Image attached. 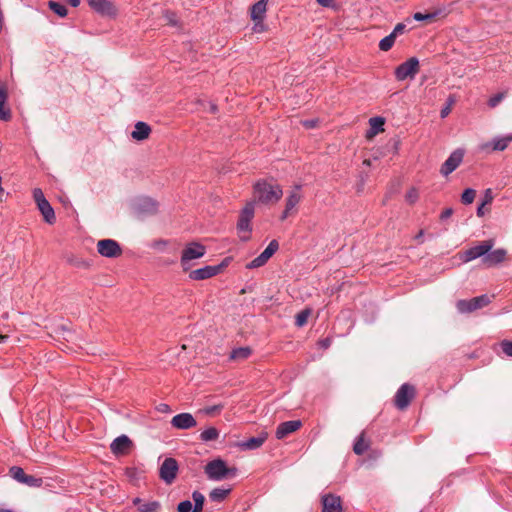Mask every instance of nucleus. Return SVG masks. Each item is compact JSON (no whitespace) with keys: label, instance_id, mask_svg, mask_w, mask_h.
Here are the masks:
<instances>
[{"label":"nucleus","instance_id":"obj_1","mask_svg":"<svg viewBox=\"0 0 512 512\" xmlns=\"http://www.w3.org/2000/svg\"><path fill=\"white\" fill-rule=\"evenodd\" d=\"M282 195V188L276 183L267 182L266 180H259L254 184L253 202L261 203L264 205H274L281 199Z\"/></svg>","mask_w":512,"mask_h":512},{"label":"nucleus","instance_id":"obj_2","mask_svg":"<svg viewBox=\"0 0 512 512\" xmlns=\"http://www.w3.org/2000/svg\"><path fill=\"white\" fill-rule=\"evenodd\" d=\"M204 471L209 479L220 481L226 479L230 475H235L237 469L227 467L225 461L218 458L208 462Z\"/></svg>","mask_w":512,"mask_h":512},{"label":"nucleus","instance_id":"obj_3","mask_svg":"<svg viewBox=\"0 0 512 512\" xmlns=\"http://www.w3.org/2000/svg\"><path fill=\"white\" fill-rule=\"evenodd\" d=\"M206 253L204 245L198 242L188 243L182 250L180 264L183 271H188L192 266V261L203 257Z\"/></svg>","mask_w":512,"mask_h":512},{"label":"nucleus","instance_id":"obj_4","mask_svg":"<svg viewBox=\"0 0 512 512\" xmlns=\"http://www.w3.org/2000/svg\"><path fill=\"white\" fill-rule=\"evenodd\" d=\"M416 395V389L413 385L405 383L397 390L394 403L399 410H405Z\"/></svg>","mask_w":512,"mask_h":512},{"label":"nucleus","instance_id":"obj_5","mask_svg":"<svg viewBox=\"0 0 512 512\" xmlns=\"http://www.w3.org/2000/svg\"><path fill=\"white\" fill-rule=\"evenodd\" d=\"M490 303V297L481 295L469 300H459L456 303L457 310L460 313H471L487 306Z\"/></svg>","mask_w":512,"mask_h":512},{"label":"nucleus","instance_id":"obj_6","mask_svg":"<svg viewBox=\"0 0 512 512\" xmlns=\"http://www.w3.org/2000/svg\"><path fill=\"white\" fill-rule=\"evenodd\" d=\"M494 240H485L478 245L473 246L463 253V261L469 262L479 257H485L486 254L493 248Z\"/></svg>","mask_w":512,"mask_h":512},{"label":"nucleus","instance_id":"obj_7","mask_svg":"<svg viewBox=\"0 0 512 512\" xmlns=\"http://www.w3.org/2000/svg\"><path fill=\"white\" fill-rule=\"evenodd\" d=\"M98 253L107 258H116L122 254V249L117 241L112 239H102L97 242Z\"/></svg>","mask_w":512,"mask_h":512},{"label":"nucleus","instance_id":"obj_8","mask_svg":"<svg viewBox=\"0 0 512 512\" xmlns=\"http://www.w3.org/2000/svg\"><path fill=\"white\" fill-rule=\"evenodd\" d=\"M419 71L418 59L412 57L396 68L395 75L398 80L414 78Z\"/></svg>","mask_w":512,"mask_h":512},{"label":"nucleus","instance_id":"obj_9","mask_svg":"<svg viewBox=\"0 0 512 512\" xmlns=\"http://www.w3.org/2000/svg\"><path fill=\"white\" fill-rule=\"evenodd\" d=\"M448 14L449 10L446 7L439 6L426 13L416 12L413 18L416 21H425L427 24H431L439 19L445 18Z\"/></svg>","mask_w":512,"mask_h":512},{"label":"nucleus","instance_id":"obj_10","mask_svg":"<svg viewBox=\"0 0 512 512\" xmlns=\"http://www.w3.org/2000/svg\"><path fill=\"white\" fill-rule=\"evenodd\" d=\"M178 472V464L174 458H166L159 471L160 478L167 484H171Z\"/></svg>","mask_w":512,"mask_h":512},{"label":"nucleus","instance_id":"obj_11","mask_svg":"<svg viewBox=\"0 0 512 512\" xmlns=\"http://www.w3.org/2000/svg\"><path fill=\"white\" fill-rule=\"evenodd\" d=\"M279 244L276 240H272L266 249L250 263L246 265L247 268L253 269L258 268L266 264V262L272 257V255L278 250Z\"/></svg>","mask_w":512,"mask_h":512},{"label":"nucleus","instance_id":"obj_12","mask_svg":"<svg viewBox=\"0 0 512 512\" xmlns=\"http://www.w3.org/2000/svg\"><path fill=\"white\" fill-rule=\"evenodd\" d=\"M463 155L464 154L461 150H455L453 153H451L448 159L441 166V174L447 176L456 170L463 160Z\"/></svg>","mask_w":512,"mask_h":512},{"label":"nucleus","instance_id":"obj_13","mask_svg":"<svg viewBox=\"0 0 512 512\" xmlns=\"http://www.w3.org/2000/svg\"><path fill=\"white\" fill-rule=\"evenodd\" d=\"M171 425L176 429L187 430L195 427L197 421L190 413H180L171 419Z\"/></svg>","mask_w":512,"mask_h":512},{"label":"nucleus","instance_id":"obj_14","mask_svg":"<svg viewBox=\"0 0 512 512\" xmlns=\"http://www.w3.org/2000/svg\"><path fill=\"white\" fill-rule=\"evenodd\" d=\"M254 216V202H248L240 213L237 228L240 231H250V221Z\"/></svg>","mask_w":512,"mask_h":512},{"label":"nucleus","instance_id":"obj_15","mask_svg":"<svg viewBox=\"0 0 512 512\" xmlns=\"http://www.w3.org/2000/svg\"><path fill=\"white\" fill-rule=\"evenodd\" d=\"M511 142L512 134H509L501 138L493 139L491 142L483 143L480 148L483 151H504Z\"/></svg>","mask_w":512,"mask_h":512},{"label":"nucleus","instance_id":"obj_16","mask_svg":"<svg viewBox=\"0 0 512 512\" xmlns=\"http://www.w3.org/2000/svg\"><path fill=\"white\" fill-rule=\"evenodd\" d=\"M341 498L334 494H326L322 497V512H342Z\"/></svg>","mask_w":512,"mask_h":512},{"label":"nucleus","instance_id":"obj_17","mask_svg":"<svg viewBox=\"0 0 512 512\" xmlns=\"http://www.w3.org/2000/svg\"><path fill=\"white\" fill-rule=\"evenodd\" d=\"M89 6L101 15L113 16L117 10L108 0H88Z\"/></svg>","mask_w":512,"mask_h":512},{"label":"nucleus","instance_id":"obj_18","mask_svg":"<svg viewBox=\"0 0 512 512\" xmlns=\"http://www.w3.org/2000/svg\"><path fill=\"white\" fill-rule=\"evenodd\" d=\"M132 446V441L126 436L121 435L113 440L110 445L111 452L115 455H125Z\"/></svg>","mask_w":512,"mask_h":512},{"label":"nucleus","instance_id":"obj_19","mask_svg":"<svg viewBox=\"0 0 512 512\" xmlns=\"http://www.w3.org/2000/svg\"><path fill=\"white\" fill-rule=\"evenodd\" d=\"M302 426L300 420H292L281 423L276 429V438L284 439L289 434L297 431Z\"/></svg>","mask_w":512,"mask_h":512},{"label":"nucleus","instance_id":"obj_20","mask_svg":"<svg viewBox=\"0 0 512 512\" xmlns=\"http://www.w3.org/2000/svg\"><path fill=\"white\" fill-rule=\"evenodd\" d=\"M220 270V266H205L203 268L191 271L189 273V277L192 280H205L215 276L220 272Z\"/></svg>","mask_w":512,"mask_h":512},{"label":"nucleus","instance_id":"obj_21","mask_svg":"<svg viewBox=\"0 0 512 512\" xmlns=\"http://www.w3.org/2000/svg\"><path fill=\"white\" fill-rule=\"evenodd\" d=\"M269 0H259L253 4L250 8V17L255 24L262 23L265 13L267 11V5Z\"/></svg>","mask_w":512,"mask_h":512},{"label":"nucleus","instance_id":"obj_22","mask_svg":"<svg viewBox=\"0 0 512 512\" xmlns=\"http://www.w3.org/2000/svg\"><path fill=\"white\" fill-rule=\"evenodd\" d=\"M506 256L507 251L505 249L490 250L486 256L482 258V262L484 265L492 267L502 263L506 259Z\"/></svg>","mask_w":512,"mask_h":512},{"label":"nucleus","instance_id":"obj_23","mask_svg":"<svg viewBox=\"0 0 512 512\" xmlns=\"http://www.w3.org/2000/svg\"><path fill=\"white\" fill-rule=\"evenodd\" d=\"M268 434L263 432L257 437H251L247 441L239 443V447L243 450H254L262 446L267 439Z\"/></svg>","mask_w":512,"mask_h":512},{"label":"nucleus","instance_id":"obj_24","mask_svg":"<svg viewBox=\"0 0 512 512\" xmlns=\"http://www.w3.org/2000/svg\"><path fill=\"white\" fill-rule=\"evenodd\" d=\"M8 92L6 87H0V120L9 121L11 119V111L6 107Z\"/></svg>","mask_w":512,"mask_h":512},{"label":"nucleus","instance_id":"obj_25","mask_svg":"<svg viewBox=\"0 0 512 512\" xmlns=\"http://www.w3.org/2000/svg\"><path fill=\"white\" fill-rule=\"evenodd\" d=\"M150 133H151L150 126L144 122L139 121L136 123L135 129L132 132L131 136L133 139L140 141V140L147 139L149 137Z\"/></svg>","mask_w":512,"mask_h":512},{"label":"nucleus","instance_id":"obj_26","mask_svg":"<svg viewBox=\"0 0 512 512\" xmlns=\"http://www.w3.org/2000/svg\"><path fill=\"white\" fill-rule=\"evenodd\" d=\"M302 199V195L300 192V186L296 185L288 194L286 198L285 207L294 210L296 206L300 203Z\"/></svg>","mask_w":512,"mask_h":512},{"label":"nucleus","instance_id":"obj_27","mask_svg":"<svg viewBox=\"0 0 512 512\" xmlns=\"http://www.w3.org/2000/svg\"><path fill=\"white\" fill-rule=\"evenodd\" d=\"M37 206H38V209L40 210L41 214L43 215L44 220L47 223L52 224L55 222L56 217H55L54 210L47 200L42 201L41 203L37 204Z\"/></svg>","mask_w":512,"mask_h":512},{"label":"nucleus","instance_id":"obj_28","mask_svg":"<svg viewBox=\"0 0 512 512\" xmlns=\"http://www.w3.org/2000/svg\"><path fill=\"white\" fill-rule=\"evenodd\" d=\"M384 123H385V121L382 117L370 118V120H369L370 130L367 132L366 137L370 139V138L374 137L376 134H378L379 132H382L384 130L383 129Z\"/></svg>","mask_w":512,"mask_h":512},{"label":"nucleus","instance_id":"obj_29","mask_svg":"<svg viewBox=\"0 0 512 512\" xmlns=\"http://www.w3.org/2000/svg\"><path fill=\"white\" fill-rule=\"evenodd\" d=\"M252 354L250 347H239L234 349L230 354V359L234 361H243L248 359Z\"/></svg>","mask_w":512,"mask_h":512},{"label":"nucleus","instance_id":"obj_30","mask_svg":"<svg viewBox=\"0 0 512 512\" xmlns=\"http://www.w3.org/2000/svg\"><path fill=\"white\" fill-rule=\"evenodd\" d=\"M368 448L369 441L365 438V433L362 432L353 446V451L357 455H362L368 450Z\"/></svg>","mask_w":512,"mask_h":512},{"label":"nucleus","instance_id":"obj_31","mask_svg":"<svg viewBox=\"0 0 512 512\" xmlns=\"http://www.w3.org/2000/svg\"><path fill=\"white\" fill-rule=\"evenodd\" d=\"M134 504H139L138 510L139 512H158L160 508V504L157 501L142 503L139 498L134 500Z\"/></svg>","mask_w":512,"mask_h":512},{"label":"nucleus","instance_id":"obj_32","mask_svg":"<svg viewBox=\"0 0 512 512\" xmlns=\"http://www.w3.org/2000/svg\"><path fill=\"white\" fill-rule=\"evenodd\" d=\"M139 209L142 212L153 214L157 211V205L156 203L150 199V198H144L142 199L138 204Z\"/></svg>","mask_w":512,"mask_h":512},{"label":"nucleus","instance_id":"obj_33","mask_svg":"<svg viewBox=\"0 0 512 512\" xmlns=\"http://www.w3.org/2000/svg\"><path fill=\"white\" fill-rule=\"evenodd\" d=\"M230 492L231 488H215L210 492L209 497L212 501L221 502L230 494Z\"/></svg>","mask_w":512,"mask_h":512},{"label":"nucleus","instance_id":"obj_34","mask_svg":"<svg viewBox=\"0 0 512 512\" xmlns=\"http://www.w3.org/2000/svg\"><path fill=\"white\" fill-rule=\"evenodd\" d=\"M219 437V431L215 427H209L200 434V439L204 442L215 441Z\"/></svg>","mask_w":512,"mask_h":512},{"label":"nucleus","instance_id":"obj_35","mask_svg":"<svg viewBox=\"0 0 512 512\" xmlns=\"http://www.w3.org/2000/svg\"><path fill=\"white\" fill-rule=\"evenodd\" d=\"M311 313H312V310L310 308H306V309L300 311L295 316V325L298 327H303L304 325H306Z\"/></svg>","mask_w":512,"mask_h":512},{"label":"nucleus","instance_id":"obj_36","mask_svg":"<svg viewBox=\"0 0 512 512\" xmlns=\"http://www.w3.org/2000/svg\"><path fill=\"white\" fill-rule=\"evenodd\" d=\"M192 498L194 500V508L192 512H202L205 501L204 495L199 491H194L192 494Z\"/></svg>","mask_w":512,"mask_h":512},{"label":"nucleus","instance_id":"obj_37","mask_svg":"<svg viewBox=\"0 0 512 512\" xmlns=\"http://www.w3.org/2000/svg\"><path fill=\"white\" fill-rule=\"evenodd\" d=\"M48 6L54 13H56L60 17H65L68 13L67 8L58 2L49 1Z\"/></svg>","mask_w":512,"mask_h":512},{"label":"nucleus","instance_id":"obj_38","mask_svg":"<svg viewBox=\"0 0 512 512\" xmlns=\"http://www.w3.org/2000/svg\"><path fill=\"white\" fill-rule=\"evenodd\" d=\"M396 38L394 37V35H392L391 33L384 37L380 42H379V49L381 51H389L392 46L394 45V42H395Z\"/></svg>","mask_w":512,"mask_h":512},{"label":"nucleus","instance_id":"obj_39","mask_svg":"<svg viewBox=\"0 0 512 512\" xmlns=\"http://www.w3.org/2000/svg\"><path fill=\"white\" fill-rule=\"evenodd\" d=\"M476 196V191L474 189L468 188L464 190V192L461 195V201L463 204H471L473 203Z\"/></svg>","mask_w":512,"mask_h":512},{"label":"nucleus","instance_id":"obj_40","mask_svg":"<svg viewBox=\"0 0 512 512\" xmlns=\"http://www.w3.org/2000/svg\"><path fill=\"white\" fill-rule=\"evenodd\" d=\"M9 473L10 475L15 479L17 480L18 482L22 483L24 478H25V475L26 473L24 472V470L20 467H17V466H13L10 468L9 470Z\"/></svg>","mask_w":512,"mask_h":512},{"label":"nucleus","instance_id":"obj_41","mask_svg":"<svg viewBox=\"0 0 512 512\" xmlns=\"http://www.w3.org/2000/svg\"><path fill=\"white\" fill-rule=\"evenodd\" d=\"M22 483L30 487H40L42 485V479L26 474Z\"/></svg>","mask_w":512,"mask_h":512},{"label":"nucleus","instance_id":"obj_42","mask_svg":"<svg viewBox=\"0 0 512 512\" xmlns=\"http://www.w3.org/2000/svg\"><path fill=\"white\" fill-rule=\"evenodd\" d=\"M454 103H455L454 97L449 96V98L447 99V105L444 108H442V110L440 111L441 118H445L449 115Z\"/></svg>","mask_w":512,"mask_h":512},{"label":"nucleus","instance_id":"obj_43","mask_svg":"<svg viewBox=\"0 0 512 512\" xmlns=\"http://www.w3.org/2000/svg\"><path fill=\"white\" fill-rule=\"evenodd\" d=\"M193 505L191 501L185 500L178 504L177 511L178 512H192L193 511Z\"/></svg>","mask_w":512,"mask_h":512},{"label":"nucleus","instance_id":"obj_44","mask_svg":"<svg viewBox=\"0 0 512 512\" xmlns=\"http://www.w3.org/2000/svg\"><path fill=\"white\" fill-rule=\"evenodd\" d=\"M505 97V94L503 92L501 93H497L496 95L492 96L489 101H488V105L491 107V108H494L496 107Z\"/></svg>","mask_w":512,"mask_h":512},{"label":"nucleus","instance_id":"obj_45","mask_svg":"<svg viewBox=\"0 0 512 512\" xmlns=\"http://www.w3.org/2000/svg\"><path fill=\"white\" fill-rule=\"evenodd\" d=\"M223 409L222 405H213L203 409V412L207 415H215Z\"/></svg>","mask_w":512,"mask_h":512},{"label":"nucleus","instance_id":"obj_46","mask_svg":"<svg viewBox=\"0 0 512 512\" xmlns=\"http://www.w3.org/2000/svg\"><path fill=\"white\" fill-rule=\"evenodd\" d=\"M501 348L507 356L512 357V341H508V340L502 341Z\"/></svg>","mask_w":512,"mask_h":512},{"label":"nucleus","instance_id":"obj_47","mask_svg":"<svg viewBox=\"0 0 512 512\" xmlns=\"http://www.w3.org/2000/svg\"><path fill=\"white\" fill-rule=\"evenodd\" d=\"M33 198L37 204L41 203L42 201H46V198L40 188H35L33 190Z\"/></svg>","mask_w":512,"mask_h":512},{"label":"nucleus","instance_id":"obj_48","mask_svg":"<svg viewBox=\"0 0 512 512\" xmlns=\"http://www.w3.org/2000/svg\"><path fill=\"white\" fill-rule=\"evenodd\" d=\"M164 18L171 25H176L177 24V16L172 11H166L164 13Z\"/></svg>","mask_w":512,"mask_h":512},{"label":"nucleus","instance_id":"obj_49","mask_svg":"<svg viewBox=\"0 0 512 512\" xmlns=\"http://www.w3.org/2000/svg\"><path fill=\"white\" fill-rule=\"evenodd\" d=\"M493 193L491 189H486L484 193V198L482 201V206H486L492 203L493 201Z\"/></svg>","mask_w":512,"mask_h":512},{"label":"nucleus","instance_id":"obj_50","mask_svg":"<svg viewBox=\"0 0 512 512\" xmlns=\"http://www.w3.org/2000/svg\"><path fill=\"white\" fill-rule=\"evenodd\" d=\"M418 199V192L416 189L412 188L410 189L406 194V200L409 203H414Z\"/></svg>","mask_w":512,"mask_h":512},{"label":"nucleus","instance_id":"obj_51","mask_svg":"<svg viewBox=\"0 0 512 512\" xmlns=\"http://www.w3.org/2000/svg\"><path fill=\"white\" fill-rule=\"evenodd\" d=\"M405 28L406 26L403 24V23H398L393 31L391 32L392 35H394V37L396 38L398 35H401L405 32Z\"/></svg>","mask_w":512,"mask_h":512},{"label":"nucleus","instance_id":"obj_52","mask_svg":"<svg viewBox=\"0 0 512 512\" xmlns=\"http://www.w3.org/2000/svg\"><path fill=\"white\" fill-rule=\"evenodd\" d=\"M453 214L452 208H446L440 215L442 220L449 218Z\"/></svg>","mask_w":512,"mask_h":512},{"label":"nucleus","instance_id":"obj_53","mask_svg":"<svg viewBox=\"0 0 512 512\" xmlns=\"http://www.w3.org/2000/svg\"><path fill=\"white\" fill-rule=\"evenodd\" d=\"M294 213H295V211H294V210H292V209H289V208L285 207V209H284V211H283V213H282V215H281L280 219L283 221V220H285L288 216H290V215H292V214H294Z\"/></svg>","mask_w":512,"mask_h":512},{"label":"nucleus","instance_id":"obj_54","mask_svg":"<svg viewBox=\"0 0 512 512\" xmlns=\"http://www.w3.org/2000/svg\"><path fill=\"white\" fill-rule=\"evenodd\" d=\"M317 120H306L303 122V125L306 127V128H314L316 127L317 125Z\"/></svg>","mask_w":512,"mask_h":512},{"label":"nucleus","instance_id":"obj_55","mask_svg":"<svg viewBox=\"0 0 512 512\" xmlns=\"http://www.w3.org/2000/svg\"><path fill=\"white\" fill-rule=\"evenodd\" d=\"M317 3L323 7H331L333 5V0H316Z\"/></svg>","mask_w":512,"mask_h":512},{"label":"nucleus","instance_id":"obj_56","mask_svg":"<svg viewBox=\"0 0 512 512\" xmlns=\"http://www.w3.org/2000/svg\"><path fill=\"white\" fill-rule=\"evenodd\" d=\"M319 344L321 345V347H323L324 349L328 348L330 346V339L326 338V339H323L319 342Z\"/></svg>","mask_w":512,"mask_h":512},{"label":"nucleus","instance_id":"obj_57","mask_svg":"<svg viewBox=\"0 0 512 512\" xmlns=\"http://www.w3.org/2000/svg\"><path fill=\"white\" fill-rule=\"evenodd\" d=\"M484 207H485V206H482V203H481V204H480V206L478 207V209H477V215H478L479 217H481V216H483V215H484Z\"/></svg>","mask_w":512,"mask_h":512},{"label":"nucleus","instance_id":"obj_58","mask_svg":"<svg viewBox=\"0 0 512 512\" xmlns=\"http://www.w3.org/2000/svg\"><path fill=\"white\" fill-rule=\"evenodd\" d=\"M159 410L161 412H168V411H170V408H169V406L167 404H161L160 407H159Z\"/></svg>","mask_w":512,"mask_h":512},{"label":"nucleus","instance_id":"obj_59","mask_svg":"<svg viewBox=\"0 0 512 512\" xmlns=\"http://www.w3.org/2000/svg\"><path fill=\"white\" fill-rule=\"evenodd\" d=\"M423 234H424V231L423 230H420L419 233L415 236V239L416 240H419L420 242H422V237H423Z\"/></svg>","mask_w":512,"mask_h":512},{"label":"nucleus","instance_id":"obj_60","mask_svg":"<svg viewBox=\"0 0 512 512\" xmlns=\"http://www.w3.org/2000/svg\"><path fill=\"white\" fill-rule=\"evenodd\" d=\"M73 7H77L80 4V0H68Z\"/></svg>","mask_w":512,"mask_h":512},{"label":"nucleus","instance_id":"obj_61","mask_svg":"<svg viewBox=\"0 0 512 512\" xmlns=\"http://www.w3.org/2000/svg\"><path fill=\"white\" fill-rule=\"evenodd\" d=\"M364 164H366V165H370V160H365V161H364Z\"/></svg>","mask_w":512,"mask_h":512},{"label":"nucleus","instance_id":"obj_62","mask_svg":"<svg viewBox=\"0 0 512 512\" xmlns=\"http://www.w3.org/2000/svg\"><path fill=\"white\" fill-rule=\"evenodd\" d=\"M211 110H212V111H215V110H216V106L212 105V106H211Z\"/></svg>","mask_w":512,"mask_h":512},{"label":"nucleus","instance_id":"obj_63","mask_svg":"<svg viewBox=\"0 0 512 512\" xmlns=\"http://www.w3.org/2000/svg\"><path fill=\"white\" fill-rule=\"evenodd\" d=\"M0 512H12V511L11 510H4V509H2V510H0Z\"/></svg>","mask_w":512,"mask_h":512}]
</instances>
